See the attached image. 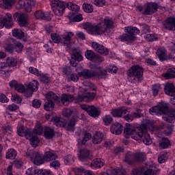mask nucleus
<instances>
[{
    "label": "nucleus",
    "mask_w": 175,
    "mask_h": 175,
    "mask_svg": "<svg viewBox=\"0 0 175 175\" xmlns=\"http://www.w3.org/2000/svg\"><path fill=\"white\" fill-rule=\"evenodd\" d=\"M113 23L108 18H100L97 25L91 23H85L83 29H87L92 35H103V33H110V29L113 28Z\"/></svg>",
    "instance_id": "f257e3e1"
},
{
    "label": "nucleus",
    "mask_w": 175,
    "mask_h": 175,
    "mask_svg": "<svg viewBox=\"0 0 175 175\" xmlns=\"http://www.w3.org/2000/svg\"><path fill=\"white\" fill-rule=\"evenodd\" d=\"M146 129L147 126L146 125H142L141 127H133L132 124L126 123L124 130V137L129 139L131 136L134 140H142Z\"/></svg>",
    "instance_id": "f03ea898"
},
{
    "label": "nucleus",
    "mask_w": 175,
    "mask_h": 175,
    "mask_svg": "<svg viewBox=\"0 0 175 175\" xmlns=\"http://www.w3.org/2000/svg\"><path fill=\"white\" fill-rule=\"evenodd\" d=\"M126 33L120 36L119 39L121 42H133V40H136V33H140V30L137 29V27H125Z\"/></svg>",
    "instance_id": "7ed1b4c3"
},
{
    "label": "nucleus",
    "mask_w": 175,
    "mask_h": 175,
    "mask_svg": "<svg viewBox=\"0 0 175 175\" xmlns=\"http://www.w3.org/2000/svg\"><path fill=\"white\" fill-rule=\"evenodd\" d=\"M144 73V69L142 66L137 65L131 67L127 71V76L129 79H132L133 77V80H135V79H142Z\"/></svg>",
    "instance_id": "20e7f679"
},
{
    "label": "nucleus",
    "mask_w": 175,
    "mask_h": 175,
    "mask_svg": "<svg viewBox=\"0 0 175 175\" xmlns=\"http://www.w3.org/2000/svg\"><path fill=\"white\" fill-rule=\"evenodd\" d=\"M51 7L54 14L59 17H61L64 14V10L66 8L65 3L59 0H53Z\"/></svg>",
    "instance_id": "39448f33"
},
{
    "label": "nucleus",
    "mask_w": 175,
    "mask_h": 175,
    "mask_svg": "<svg viewBox=\"0 0 175 175\" xmlns=\"http://www.w3.org/2000/svg\"><path fill=\"white\" fill-rule=\"evenodd\" d=\"M26 155L30 159L33 163L37 166H40V165H43V163H44V158L38 152L31 150L29 152H27Z\"/></svg>",
    "instance_id": "423d86ee"
},
{
    "label": "nucleus",
    "mask_w": 175,
    "mask_h": 175,
    "mask_svg": "<svg viewBox=\"0 0 175 175\" xmlns=\"http://www.w3.org/2000/svg\"><path fill=\"white\" fill-rule=\"evenodd\" d=\"M81 108L87 111L91 117H99L100 116V109L94 105H81Z\"/></svg>",
    "instance_id": "0eeeda50"
},
{
    "label": "nucleus",
    "mask_w": 175,
    "mask_h": 175,
    "mask_svg": "<svg viewBox=\"0 0 175 175\" xmlns=\"http://www.w3.org/2000/svg\"><path fill=\"white\" fill-rule=\"evenodd\" d=\"M13 18L12 16V14L7 13L5 16H0V29L3 28H12L13 27V23H12Z\"/></svg>",
    "instance_id": "6e6552de"
},
{
    "label": "nucleus",
    "mask_w": 175,
    "mask_h": 175,
    "mask_svg": "<svg viewBox=\"0 0 175 175\" xmlns=\"http://www.w3.org/2000/svg\"><path fill=\"white\" fill-rule=\"evenodd\" d=\"M76 61H78L79 62H80V61H83V55H81V51L77 49H72V53L71 54V59L70 61V64L71 66H73V68H76V66H77Z\"/></svg>",
    "instance_id": "1a4fd4ad"
},
{
    "label": "nucleus",
    "mask_w": 175,
    "mask_h": 175,
    "mask_svg": "<svg viewBox=\"0 0 175 175\" xmlns=\"http://www.w3.org/2000/svg\"><path fill=\"white\" fill-rule=\"evenodd\" d=\"M162 114H164L163 116L164 121H167V122H170V124L174 122L175 109H170L169 107L167 105V109H164Z\"/></svg>",
    "instance_id": "9d476101"
},
{
    "label": "nucleus",
    "mask_w": 175,
    "mask_h": 175,
    "mask_svg": "<svg viewBox=\"0 0 175 175\" xmlns=\"http://www.w3.org/2000/svg\"><path fill=\"white\" fill-rule=\"evenodd\" d=\"M13 18L21 27H25L28 24V15L16 12L13 15Z\"/></svg>",
    "instance_id": "9b49d317"
},
{
    "label": "nucleus",
    "mask_w": 175,
    "mask_h": 175,
    "mask_svg": "<svg viewBox=\"0 0 175 175\" xmlns=\"http://www.w3.org/2000/svg\"><path fill=\"white\" fill-rule=\"evenodd\" d=\"M159 8V5L157 3H148L145 5L144 11L143 14L146 16H151V14H154L156 12H158V9Z\"/></svg>",
    "instance_id": "f8f14e48"
},
{
    "label": "nucleus",
    "mask_w": 175,
    "mask_h": 175,
    "mask_svg": "<svg viewBox=\"0 0 175 175\" xmlns=\"http://www.w3.org/2000/svg\"><path fill=\"white\" fill-rule=\"evenodd\" d=\"M92 47L97 53H99V54H102L103 55H109V50L107 49H106L103 45H102L98 42H93L92 43Z\"/></svg>",
    "instance_id": "ddd939ff"
},
{
    "label": "nucleus",
    "mask_w": 175,
    "mask_h": 175,
    "mask_svg": "<svg viewBox=\"0 0 175 175\" xmlns=\"http://www.w3.org/2000/svg\"><path fill=\"white\" fill-rule=\"evenodd\" d=\"M164 110H167V105L166 104H160L157 107L150 108L149 113L152 114V116H154V114H162Z\"/></svg>",
    "instance_id": "4468645a"
},
{
    "label": "nucleus",
    "mask_w": 175,
    "mask_h": 175,
    "mask_svg": "<svg viewBox=\"0 0 175 175\" xmlns=\"http://www.w3.org/2000/svg\"><path fill=\"white\" fill-rule=\"evenodd\" d=\"M18 136H25L26 139H31L32 136V129H26L24 126H21L18 129Z\"/></svg>",
    "instance_id": "2eb2a0df"
},
{
    "label": "nucleus",
    "mask_w": 175,
    "mask_h": 175,
    "mask_svg": "<svg viewBox=\"0 0 175 175\" xmlns=\"http://www.w3.org/2000/svg\"><path fill=\"white\" fill-rule=\"evenodd\" d=\"M34 16L37 20H44V21H51V15L50 12H43L42 11H36Z\"/></svg>",
    "instance_id": "dca6fc26"
},
{
    "label": "nucleus",
    "mask_w": 175,
    "mask_h": 175,
    "mask_svg": "<svg viewBox=\"0 0 175 175\" xmlns=\"http://www.w3.org/2000/svg\"><path fill=\"white\" fill-rule=\"evenodd\" d=\"M21 8H24L25 12L29 13V12H32V6H35V1L33 0H27L25 2L24 1H20L18 3Z\"/></svg>",
    "instance_id": "f3484780"
},
{
    "label": "nucleus",
    "mask_w": 175,
    "mask_h": 175,
    "mask_svg": "<svg viewBox=\"0 0 175 175\" xmlns=\"http://www.w3.org/2000/svg\"><path fill=\"white\" fill-rule=\"evenodd\" d=\"M163 27L168 31H175V18L169 17L164 21Z\"/></svg>",
    "instance_id": "a211bd4d"
},
{
    "label": "nucleus",
    "mask_w": 175,
    "mask_h": 175,
    "mask_svg": "<svg viewBox=\"0 0 175 175\" xmlns=\"http://www.w3.org/2000/svg\"><path fill=\"white\" fill-rule=\"evenodd\" d=\"M128 113V109L125 107H121L118 109H112L111 114L113 117L120 118L122 117L123 114H126Z\"/></svg>",
    "instance_id": "6ab92c4d"
},
{
    "label": "nucleus",
    "mask_w": 175,
    "mask_h": 175,
    "mask_svg": "<svg viewBox=\"0 0 175 175\" xmlns=\"http://www.w3.org/2000/svg\"><path fill=\"white\" fill-rule=\"evenodd\" d=\"M123 129H124L122 124L118 122H115L111 126V132L113 135H121V133H122Z\"/></svg>",
    "instance_id": "aec40b11"
},
{
    "label": "nucleus",
    "mask_w": 175,
    "mask_h": 175,
    "mask_svg": "<svg viewBox=\"0 0 175 175\" xmlns=\"http://www.w3.org/2000/svg\"><path fill=\"white\" fill-rule=\"evenodd\" d=\"M79 159L82 162H84V161L87 159H91V153L90 152V150L87 148L81 149L79 151Z\"/></svg>",
    "instance_id": "412c9836"
},
{
    "label": "nucleus",
    "mask_w": 175,
    "mask_h": 175,
    "mask_svg": "<svg viewBox=\"0 0 175 175\" xmlns=\"http://www.w3.org/2000/svg\"><path fill=\"white\" fill-rule=\"evenodd\" d=\"M81 96L83 100H85V102H92L96 96V92L85 91V93H83Z\"/></svg>",
    "instance_id": "4be33fe9"
},
{
    "label": "nucleus",
    "mask_w": 175,
    "mask_h": 175,
    "mask_svg": "<svg viewBox=\"0 0 175 175\" xmlns=\"http://www.w3.org/2000/svg\"><path fill=\"white\" fill-rule=\"evenodd\" d=\"M44 136L46 140H51L54 136H55V133L54 129L49 127L44 126Z\"/></svg>",
    "instance_id": "5701e85b"
},
{
    "label": "nucleus",
    "mask_w": 175,
    "mask_h": 175,
    "mask_svg": "<svg viewBox=\"0 0 175 175\" xmlns=\"http://www.w3.org/2000/svg\"><path fill=\"white\" fill-rule=\"evenodd\" d=\"M73 100V96L70 94H63L61 96L60 103L63 106H68Z\"/></svg>",
    "instance_id": "b1692460"
},
{
    "label": "nucleus",
    "mask_w": 175,
    "mask_h": 175,
    "mask_svg": "<svg viewBox=\"0 0 175 175\" xmlns=\"http://www.w3.org/2000/svg\"><path fill=\"white\" fill-rule=\"evenodd\" d=\"M79 75L82 76L83 79H92V77H96V72L93 70H83L82 72H79Z\"/></svg>",
    "instance_id": "393cba45"
},
{
    "label": "nucleus",
    "mask_w": 175,
    "mask_h": 175,
    "mask_svg": "<svg viewBox=\"0 0 175 175\" xmlns=\"http://www.w3.org/2000/svg\"><path fill=\"white\" fill-rule=\"evenodd\" d=\"M154 167L149 163H147L145 165L142 166V172L144 175H154L155 171L152 169Z\"/></svg>",
    "instance_id": "a878e982"
},
{
    "label": "nucleus",
    "mask_w": 175,
    "mask_h": 175,
    "mask_svg": "<svg viewBox=\"0 0 175 175\" xmlns=\"http://www.w3.org/2000/svg\"><path fill=\"white\" fill-rule=\"evenodd\" d=\"M51 121L54 122L57 128H64V126H66V124H68L66 120L59 119V118L57 116H54L53 118H52Z\"/></svg>",
    "instance_id": "bb28decb"
},
{
    "label": "nucleus",
    "mask_w": 175,
    "mask_h": 175,
    "mask_svg": "<svg viewBox=\"0 0 175 175\" xmlns=\"http://www.w3.org/2000/svg\"><path fill=\"white\" fill-rule=\"evenodd\" d=\"M165 93L170 96L175 95V86L173 83H166L164 88Z\"/></svg>",
    "instance_id": "cd10ccee"
},
{
    "label": "nucleus",
    "mask_w": 175,
    "mask_h": 175,
    "mask_svg": "<svg viewBox=\"0 0 175 175\" xmlns=\"http://www.w3.org/2000/svg\"><path fill=\"white\" fill-rule=\"evenodd\" d=\"M46 98L48 100L53 102V103H56V105H59L60 103L59 97L53 92H49L46 94Z\"/></svg>",
    "instance_id": "c85d7f7f"
},
{
    "label": "nucleus",
    "mask_w": 175,
    "mask_h": 175,
    "mask_svg": "<svg viewBox=\"0 0 175 175\" xmlns=\"http://www.w3.org/2000/svg\"><path fill=\"white\" fill-rule=\"evenodd\" d=\"M157 54L160 61L163 62L167 60V52L166 51V49H165V48H159L157 50Z\"/></svg>",
    "instance_id": "c756f323"
},
{
    "label": "nucleus",
    "mask_w": 175,
    "mask_h": 175,
    "mask_svg": "<svg viewBox=\"0 0 175 175\" xmlns=\"http://www.w3.org/2000/svg\"><path fill=\"white\" fill-rule=\"evenodd\" d=\"M105 135L100 132H96L92 137V142L94 144H99L102 143Z\"/></svg>",
    "instance_id": "7c9ffc66"
},
{
    "label": "nucleus",
    "mask_w": 175,
    "mask_h": 175,
    "mask_svg": "<svg viewBox=\"0 0 175 175\" xmlns=\"http://www.w3.org/2000/svg\"><path fill=\"white\" fill-rule=\"evenodd\" d=\"M43 158L44 161L46 162H50L51 161H55V159H57L58 157L57 156V154L49 151L44 153Z\"/></svg>",
    "instance_id": "2f4dec72"
},
{
    "label": "nucleus",
    "mask_w": 175,
    "mask_h": 175,
    "mask_svg": "<svg viewBox=\"0 0 175 175\" xmlns=\"http://www.w3.org/2000/svg\"><path fill=\"white\" fill-rule=\"evenodd\" d=\"M13 3H14V0H1L0 1V6L3 9H10Z\"/></svg>",
    "instance_id": "473e14b6"
},
{
    "label": "nucleus",
    "mask_w": 175,
    "mask_h": 175,
    "mask_svg": "<svg viewBox=\"0 0 175 175\" xmlns=\"http://www.w3.org/2000/svg\"><path fill=\"white\" fill-rule=\"evenodd\" d=\"M163 77L166 80H170V79H175V68H169L165 73L163 74Z\"/></svg>",
    "instance_id": "72a5a7b5"
},
{
    "label": "nucleus",
    "mask_w": 175,
    "mask_h": 175,
    "mask_svg": "<svg viewBox=\"0 0 175 175\" xmlns=\"http://www.w3.org/2000/svg\"><path fill=\"white\" fill-rule=\"evenodd\" d=\"M66 8H68V9H69L70 10H72L71 14H76V13H77L79 10H80V6L75 4V3H68L66 5Z\"/></svg>",
    "instance_id": "f704fd0d"
},
{
    "label": "nucleus",
    "mask_w": 175,
    "mask_h": 175,
    "mask_svg": "<svg viewBox=\"0 0 175 175\" xmlns=\"http://www.w3.org/2000/svg\"><path fill=\"white\" fill-rule=\"evenodd\" d=\"M142 142L146 146H150V144H152V139H151L150 134L147 133V129L146 131H145V132L144 133V135H142Z\"/></svg>",
    "instance_id": "c9c22d12"
},
{
    "label": "nucleus",
    "mask_w": 175,
    "mask_h": 175,
    "mask_svg": "<svg viewBox=\"0 0 175 175\" xmlns=\"http://www.w3.org/2000/svg\"><path fill=\"white\" fill-rule=\"evenodd\" d=\"M147 159V155L144 152H137L135 154V162H144Z\"/></svg>",
    "instance_id": "e433bc0d"
},
{
    "label": "nucleus",
    "mask_w": 175,
    "mask_h": 175,
    "mask_svg": "<svg viewBox=\"0 0 175 175\" xmlns=\"http://www.w3.org/2000/svg\"><path fill=\"white\" fill-rule=\"evenodd\" d=\"M125 162H128L129 165H133L135 163V153L129 152L125 156Z\"/></svg>",
    "instance_id": "4c0bfd02"
},
{
    "label": "nucleus",
    "mask_w": 175,
    "mask_h": 175,
    "mask_svg": "<svg viewBox=\"0 0 175 175\" xmlns=\"http://www.w3.org/2000/svg\"><path fill=\"white\" fill-rule=\"evenodd\" d=\"M72 38L70 37V36H69V34H67L66 36L62 37V38H61V42L63 43L64 46H66V47H67L68 49H69V47H70V39Z\"/></svg>",
    "instance_id": "58836bf2"
},
{
    "label": "nucleus",
    "mask_w": 175,
    "mask_h": 175,
    "mask_svg": "<svg viewBox=\"0 0 175 175\" xmlns=\"http://www.w3.org/2000/svg\"><path fill=\"white\" fill-rule=\"evenodd\" d=\"M103 160L101 159H96L93 160V161L91 163V167L96 168V167H102L103 166Z\"/></svg>",
    "instance_id": "ea45409f"
},
{
    "label": "nucleus",
    "mask_w": 175,
    "mask_h": 175,
    "mask_svg": "<svg viewBox=\"0 0 175 175\" xmlns=\"http://www.w3.org/2000/svg\"><path fill=\"white\" fill-rule=\"evenodd\" d=\"M159 146L160 148H167L170 146V140L167 138H163L161 141L159 142Z\"/></svg>",
    "instance_id": "a19ab883"
},
{
    "label": "nucleus",
    "mask_w": 175,
    "mask_h": 175,
    "mask_svg": "<svg viewBox=\"0 0 175 175\" xmlns=\"http://www.w3.org/2000/svg\"><path fill=\"white\" fill-rule=\"evenodd\" d=\"M27 139L30 140L31 145L32 146V147H34L35 148L36 147H38V144H39L40 143L39 138H38V137L33 136V131H32V136Z\"/></svg>",
    "instance_id": "79ce46f5"
},
{
    "label": "nucleus",
    "mask_w": 175,
    "mask_h": 175,
    "mask_svg": "<svg viewBox=\"0 0 175 175\" xmlns=\"http://www.w3.org/2000/svg\"><path fill=\"white\" fill-rule=\"evenodd\" d=\"M54 106H55L54 101H50L48 100L44 105V109L46 111H50V110H53V109H54Z\"/></svg>",
    "instance_id": "37998d69"
},
{
    "label": "nucleus",
    "mask_w": 175,
    "mask_h": 175,
    "mask_svg": "<svg viewBox=\"0 0 175 175\" xmlns=\"http://www.w3.org/2000/svg\"><path fill=\"white\" fill-rule=\"evenodd\" d=\"M38 81H33L29 83L27 88L28 90H30V91H33V92H35L38 91Z\"/></svg>",
    "instance_id": "c03bdc74"
},
{
    "label": "nucleus",
    "mask_w": 175,
    "mask_h": 175,
    "mask_svg": "<svg viewBox=\"0 0 175 175\" xmlns=\"http://www.w3.org/2000/svg\"><path fill=\"white\" fill-rule=\"evenodd\" d=\"M8 66L13 68V66H17V59L14 57H10L6 59Z\"/></svg>",
    "instance_id": "a18cd8bd"
},
{
    "label": "nucleus",
    "mask_w": 175,
    "mask_h": 175,
    "mask_svg": "<svg viewBox=\"0 0 175 175\" xmlns=\"http://www.w3.org/2000/svg\"><path fill=\"white\" fill-rule=\"evenodd\" d=\"M24 32L21 30L14 29L12 31V36L16 38L17 39H23L24 38Z\"/></svg>",
    "instance_id": "49530a36"
},
{
    "label": "nucleus",
    "mask_w": 175,
    "mask_h": 175,
    "mask_svg": "<svg viewBox=\"0 0 175 175\" xmlns=\"http://www.w3.org/2000/svg\"><path fill=\"white\" fill-rule=\"evenodd\" d=\"M16 157H17V152L14 149H10L6 153V158L8 159H16Z\"/></svg>",
    "instance_id": "de8ad7c7"
},
{
    "label": "nucleus",
    "mask_w": 175,
    "mask_h": 175,
    "mask_svg": "<svg viewBox=\"0 0 175 175\" xmlns=\"http://www.w3.org/2000/svg\"><path fill=\"white\" fill-rule=\"evenodd\" d=\"M85 56L86 57L87 59L93 61V59H95L96 55H95V53L94 51L91 50H88L85 53Z\"/></svg>",
    "instance_id": "09e8293b"
},
{
    "label": "nucleus",
    "mask_w": 175,
    "mask_h": 175,
    "mask_svg": "<svg viewBox=\"0 0 175 175\" xmlns=\"http://www.w3.org/2000/svg\"><path fill=\"white\" fill-rule=\"evenodd\" d=\"M84 85L88 87L87 88L84 89L85 91H96V87H95L94 84L90 81L85 82Z\"/></svg>",
    "instance_id": "8fccbe9b"
},
{
    "label": "nucleus",
    "mask_w": 175,
    "mask_h": 175,
    "mask_svg": "<svg viewBox=\"0 0 175 175\" xmlns=\"http://www.w3.org/2000/svg\"><path fill=\"white\" fill-rule=\"evenodd\" d=\"M109 175H125L126 173L124 170L117 171L116 170H109L107 171Z\"/></svg>",
    "instance_id": "3c124183"
},
{
    "label": "nucleus",
    "mask_w": 175,
    "mask_h": 175,
    "mask_svg": "<svg viewBox=\"0 0 175 175\" xmlns=\"http://www.w3.org/2000/svg\"><path fill=\"white\" fill-rule=\"evenodd\" d=\"M96 75L98 77H100V76H107V70L101 67H98Z\"/></svg>",
    "instance_id": "603ef678"
},
{
    "label": "nucleus",
    "mask_w": 175,
    "mask_h": 175,
    "mask_svg": "<svg viewBox=\"0 0 175 175\" xmlns=\"http://www.w3.org/2000/svg\"><path fill=\"white\" fill-rule=\"evenodd\" d=\"M63 116L66 118H70L72 117V114H73V110L70 109V108H66L63 110Z\"/></svg>",
    "instance_id": "864d4df0"
},
{
    "label": "nucleus",
    "mask_w": 175,
    "mask_h": 175,
    "mask_svg": "<svg viewBox=\"0 0 175 175\" xmlns=\"http://www.w3.org/2000/svg\"><path fill=\"white\" fill-rule=\"evenodd\" d=\"M167 160V153H161L158 158V162L159 163H165Z\"/></svg>",
    "instance_id": "5fc2aeb1"
},
{
    "label": "nucleus",
    "mask_w": 175,
    "mask_h": 175,
    "mask_svg": "<svg viewBox=\"0 0 175 175\" xmlns=\"http://www.w3.org/2000/svg\"><path fill=\"white\" fill-rule=\"evenodd\" d=\"M40 81H42V83H44V84H49V83H50V81H51V79H50V77L43 74H40Z\"/></svg>",
    "instance_id": "6e6d98bb"
},
{
    "label": "nucleus",
    "mask_w": 175,
    "mask_h": 175,
    "mask_svg": "<svg viewBox=\"0 0 175 175\" xmlns=\"http://www.w3.org/2000/svg\"><path fill=\"white\" fill-rule=\"evenodd\" d=\"M83 8L84 12H86V13H92L94 11V7L91 4H83Z\"/></svg>",
    "instance_id": "4d7b16f0"
},
{
    "label": "nucleus",
    "mask_w": 175,
    "mask_h": 175,
    "mask_svg": "<svg viewBox=\"0 0 175 175\" xmlns=\"http://www.w3.org/2000/svg\"><path fill=\"white\" fill-rule=\"evenodd\" d=\"M51 38L54 43L61 42V36L57 33H52Z\"/></svg>",
    "instance_id": "13d9d810"
},
{
    "label": "nucleus",
    "mask_w": 175,
    "mask_h": 175,
    "mask_svg": "<svg viewBox=\"0 0 175 175\" xmlns=\"http://www.w3.org/2000/svg\"><path fill=\"white\" fill-rule=\"evenodd\" d=\"M66 125H67L68 131H72L73 132V131H75V126L76 125V121L70 120Z\"/></svg>",
    "instance_id": "bf43d9fd"
},
{
    "label": "nucleus",
    "mask_w": 175,
    "mask_h": 175,
    "mask_svg": "<svg viewBox=\"0 0 175 175\" xmlns=\"http://www.w3.org/2000/svg\"><path fill=\"white\" fill-rule=\"evenodd\" d=\"M105 125H110L113 122V118L110 115H107L103 118Z\"/></svg>",
    "instance_id": "052dcab7"
},
{
    "label": "nucleus",
    "mask_w": 175,
    "mask_h": 175,
    "mask_svg": "<svg viewBox=\"0 0 175 175\" xmlns=\"http://www.w3.org/2000/svg\"><path fill=\"white\" fill-rule=\"evenodd\" d=\"M44 130H43V126H36L34 128L33 131V135H42V133H43Z\"/></svg>",
    "instance_id": "680f3d73"
},
{
    "label": "nucleus",
    "mask_w": 175,
    "mask_h": 175,
    "mask_svg": "<svg viewBox=\"0 0 175 175\" xmlns=\"http://www.w3.org/2000/svg\"><path fill=\"white\" fill-rule=\"evenodd\" d=\"M132 175H144L143 174V167L140 168L133 169L131 172Z\"/></svg>",
    "instance_id": "e2e57ef3"
},
{
    "label": "nucleus",
    "mask_w": 175,
    "mask_h": 175,
    "mask_svg": "<svg viewBox=\"0 0 175 175\" xmlns=\"http://www.w3.org/2000/svg\"><path fill=\"white\" fill-rule=\"evenodd\" d=\"M0 72H3V73H8L9 70H8V63H0Z\"/></svg>",
    "instance_id": "0e129e2a"
},
{
    "label": "nucleus",
    "mask_w": 175,
    "mask_h": 175,
    "mask_svg": "<svg viewBox=\"0 0 175 175\" xmlns=\"http://www.w3.org/2000/svg\"><path fill=\"white\" fill-rule=\"evenodd\" d=\"M160 90H161V86L159 85V84H155L154 85H153L152 92H153L154 96H157L158 95V93L159 92Z\"/></svg>",
    "instance_id": "69168bd1"
},
{
    "label": "nucleus",
    "mask_w": 175,
    "mask_h": 175,
    "mask_svg": "<svg viewBox=\"0 0 175 175\" xmlns=\"http://www.w3.org/2000/svg\"><path fill=\"white\" fill-rule=\"evenodd\" d=\"M29 73H31V75H35L36 76H40V72H39V70H38L37 68H35L33 67H30L29 68Z\"/></svg>",
    "instance_id": "338daca9"
},
{
    "label": "nucleus",
    "mask_w": 175,
    "mask_h": 175,
    "mask_svg": "<svg viewBox=\"0 0 175 175\" xmlns=\"http://www.w3.org/2000/svg\"><path fill=\"white\" fill-rule=\"evenodd\" d=\"M24 49V45L21 44V42H17L15 45V50L16 53H21L23 49Z\"/></svg>",
    "instance_id": "774afa93"
}]
</instances>
